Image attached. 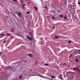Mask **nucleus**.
I'll use <instances>...</instances> for the list:
<instances>
[{"label": "nucleus", "mask_w": 80, "mask_h": 80, "mask_svg": "<svg viewBox=\"0 0 80 80\" xmlns=\"http://www.w3.org/2000/svg\"><path fill=\"white\" fill-rule=\"evenodd\" d=\"M38 76H39V77H41V78H47L48 79V78H46L43 76V75H41L40 74H39Z\"/></svg>", "instance_id": "obj_1"}, {"label": "nucleus", "mask_w": 80, "mask_h": 80, "mask_svg": "<svg viewBox=\"0 0 80 80\" xmlns=\"http://www.w3.org/2000/svg\"><path fill=\"white\" fill-rule=\"evenodd\" d=\"M72 16L73 17H75V16H76V13H75V12L73 11L72 12Z\"/></svg>", "instance_id": "obj_2"}, {"label": "nucleus", "mask_w": 80, "mask_h": 80, "mask_svg": "<svg viewBox=\"0 0 80 80\" xmlns=\"http://www.w3.org/2000/svg\"><path fill=\"white\" fill-rule=\"evenodd\" d=\"M62 74H60V75L58 76V77L59 78L61 79V80H63V78H62Z\"/></svg>", "instance_id": "obj_3"}, {"label": "nucleus", "mask_w": 80, "mask_h": 80, "mask_svg": "<svg viewBox=\"0 0 80 80\" xmlns=\"http://www.w3.org/2000/svg\"><path fill=\"white\" fill-rule=\"evenodd\" d=\"M28 55L30 57L32 58L33 57V55L31 53H28Z\"/></svg>", "instance_id": "obj_4"}, {"label": "nucleus", "mask_w": 80, "mask_h": 80, "mask_svg": "<svg viewBox=\"0 0 80 80\" xmlns=\"http://www.w3.org/2000/svg\"><path fill=\"white\" fill-rule=\"evenodd\" d=\"M75 50H76V51H74L73 52V53H75V54H78V52H78V51L77 50L75 49Z\"/></svg>", "instance_id": "obj_5"}, {"label": "nucleus", "mask_w": 80, "mask_h": 80, "mask_svg": "<svg viewBox=\"0 0 80 80\" xmlns=\"http://www.w3.org/2000/svg\"><path fill=\"white\" fill-rule=\"evenodd\" d=\"M0 35H1V36L0 37V38H2V37H5V35H4V34H3V33L1 34Z\"/></svg>", "instance_id": "obj_6"}, {"label": "nucleus", "mask_w": 80, "mask_h": 80, "mask_svg": "<svg viewBox=\"0 0 80 80\" xmlns=\"http://www.w3.org/2000/svg\"><path fill=\"white\" fill-rule=\"evenodd\" d=\"M76 70L77 71H78V72L79 73H80V69L78 68V67H77L76 68Z\"/></svg>", "instance_id": "obj_7"}, {"label": "nucleus", "mask_w": 80, "mask_h": 80, "mask_svg": "<svg viewBox=\"0 0 80 80\" xmlns=\"http://www.w3.org/2000/svg\"><path fill=\"white\" fill-rule=\"evenodd\" d=\"M34 8L36 11H37V10L38 9V8H37V6H34Z\"/></svg>", "instance_id": "obj_8"}, {"label": "nucleus", "mask_w": 80, "mask_h": 80, "mask_svg": "<svg viewBox=\"0 0 80 80\" xmlns=\"http://www.w3.org/2000/svg\"><path fill=\"white\" fill-rule=\"evenodd\" d=\"M27 38H28L29 40H32V38H30V37L28 36H27Z\"/></svg>", "instance_id": "obj_9"}, {"label": "nucleus", "mask_w": 80, "mask_h": 80, "mask_svg": "<svg viewBox=\"0 0 80 80\" xmlns=\"http://www.w3.org/2000/svg\"><path fill=\"white\" fill-rule=\"evenodd\" d=\"M73 42H72V41H70V40H69L68 41V44H69L70 43H73Z\"/></svg>", "instance_id": "obj_10"}, {"label": "nucleus", "mask_w": 80, "mask_h": 80, "mask_svg": "<svg viewBox=\"0 0 80 80\" xmlns=\"http://www.w3.org/2000/svg\"><path fill=\"white\" fill-rule=\"evenodd\" d=\"M18 15H19V17H21V13H20V12H19L18 13Z\"/></svg>", "instance_id": "obj_11"}, {"label": "nucleus", "mask_w": 80, "mask_h": 80, "mask_svg": "<svg viewBox=\"0 0 80 80\" xmlns=\"http://www.w3.org/2000/svg\"><path fill=\"white\" fill-rule=\"evenodd\" d=\"M68 72V73H75V72H72L71 71H69Z\"/></svg>", "instance_id": "obj_12"}, {"label": "nucleus", "mask_w": 80, "mask_h": 80, "mask_svg": "<svg viewBox=\"0 0 80 80\" xmlns=\"http://www.w3.org/2000/svg\"><path fill=\"white\" fill-rule=\"evenodd\" d=\"M51 77L52 78H55V77L53 76L52 75L51 76Z\"/></svg>", "instance_id": "obj_13"}, {"label": "nucleus", "mask_w": 80, "mask_h": 80, "mask_svg": "<svg viewBox=\"0 0 80 80\" xmlns=\"http://www.w3.org/2000/svg\"><path fill=\"white\" fill-rule=\"evenodd\" d=\"M52 8H54V9H55V8H56V7L55 6H54V5H52Z\"/></svg>", "instance_id": "obj_14"}, {"label": "nucleus", "mask_w": 80, "mask_h": 80, "mask_svg": "<svg viewBox=\"0 0 80 80\" xmlns=\"http://www.w3.org/2000/svg\"><path fill=\"white\" fill-rule=\"evenodd\" d=\"M51 12H52V13H54L55 12V10H52L51 11Z\"/></svg>", "instance_id": "obj_15"}, {"label": "nucleus", "mask_w": 80, "mask_h": 80, "mask_svg": "<svg viewBox=\"0 0 80 80\" xmlns=\"http://www.w3.org/2000/svg\"><path fill=\"white\" fill-rule=\"evenodd\" d=\"M60 18H63V15H62V14H60Z\"/></svg>", "instance_id": "obj_16"}, {"label": "nucleus", "mask_w": 80, "mask_h": 80, "mask_svg": "<svg viewBox=\"0 0 80 80\" xmlns=\"http://www.w3.org/2000/svg\"><path fill=\"white\" fill-rule=\"evenodd\" d=\"M22 75H21V76H19V79H21V78H22Z\"/></svg>", "instance_id": "obj_17"}, {"label": "nucleus", "mask_w": 80, "mask_h": 80, "mask_svg": "<svg viewBox=\"0 0 80 80\" xmlns=\"http://www.w3.org/2000/svg\"><path fill=\"white\" fill-rule=\"evenodd\" d=\"M75 61L76 62H78V59L77 58H76Z\"/></svg>", "instance_id": "obj_18"}, {"label": "nucleus", "mask_w": 80, "mask_h": 80, "mask_svg": "<svg viewBox=\"0 0 80 80\" xmlns=\"http://www.w3.org/2000/svg\"><path fill=\"white\" fill-rule=\"evenodd\" d=\"M21 7H22L23 8H25V6H24L23 4L21 5Z\"/></svg>", "instance_id": "obj_19"}, {"label": "nucleus", "mask_w": 80, "mask_h": 80, "mask_svg": "<svg viewBox=\"0 0 80 80\" xmlns=\"http://www.w3.org/2000/svg\"><path fill=\"white\" fill-rule=\"evenodd\" d=\"M67 18V15H65V17L64 18V19H66V18Z\"/></svg>", "instance_id": "obj_20"}, {"label": "nucleus", "mask_w": 80, "mask_h": 80, "mask_svg": "<svg viewBox=\"0 0 80 80\" xmlns=\"http://www.w3.org/2000/svg\"><path fill=\"white\" fill-rule=\"evenodd\" d=\"M73 70H77V68H73Z\"/></svg>", "instance_id": "obj_21"}, {"label": "nucleus", "mask_w": 80, "mask_h": 80, "mask_svg": "<svg viewBox=\"0 0 80 80\" xmlns=\"http://www.w3.org/2000/svg\"><path fill=\"white\" fill-rule=\"evenodd\" d=\"M55 37L56 38H57V39H58V37L57 36H55Z\"/></svg>", "instance_id": "obj_22"}, {"label": "nucleus", "mask_w": 80, "mask_h": 80, "mask_svg": "<svg viewBox=\"0 0 80 80\" xmlns=\"http://www.w3.org/2000/svg\"><path fill=\"white\" fill-rule=\"evenodd\" d=\"M72 61H74V60H75V58H72Z\"/></svg>", "instance_id": "obj_23"}, {"label": "nucleus", "mask_w": 80, "mask_h": 80, "mask_svg": "<svg viewBox=\"0 0 80 80\" xmlns=\"http://www.w3.org/2000/svg\"><path fill=\"white\" fill-rule=\"evenodd\" d=\"M67 2V0H63L62 2Z\"/></svg>", "instance_id": "obj_24"}, {"label": "nucleus", "mask_w": 80, "mask_h": 80, "mask_svg": "<svg viewBox=\"0 0 80 80\" xmlns=\"http://www.w3.org/2000/svg\"><path fill=\"white\" fill-rule=\"evenodd\" d=\"M44 65H45L46 66H48V65L47 63H45L44 64Z\"/></svg>", "instance_id": "obj_25"}, {"label": "nucleus", "mask_w": 80, "mask_h": 80, "mask_svg": "<svg viewBox=\"0 0 80 80\" xmlns=\"http://www.w3.org/2000/svg\"><path fill=\"white\" fill-rule=\"evenodd\" d=\"M14 1V2H17L18 1H17V0H13Z\"/></svg>", "instance_id": "obj_26"}, {"label": "nucleus", "mask_w": 80, "mask_h": 80, "mask_svg": "<svg viewBox=\"0 0 80 80\" xmlns=\"http://www.w3.org/2000/svg\"><path fill=\"white\" fill-rule=\"evenodd\" d=\"M30 12H27V14H29L30 13Z\"/></svg>", "instance_id": "obj_27"}, {"label": "nucleus", "mask_w": 80, "mask_h": 80, "mask_svg": "<svg viewBox=\"0 0 80 80\" xmlns=\"http://www.w3.org/2000/svg\"><path fill=\"white\" fill-rule=\"evenodd\" d=\"M68 72L67 73H66V75H67V77H68Z\"/></svg>", "instance_id": "obj_28"}, {"label": "nucleus", "mask_w": 80, "mask_h": 80, "mask_svg": "<svg viewBox=\"0 0 80 80\" xmlns=\"http://www.w3.org/2000/svg\"><path fill=\"white\" fill-rule=\"evenodd\" d=\"M57 12H58V13H60V11H59V10H57Z\"/></svg>", "instance_id": "obj_29"}, {"label": "nucleus", "mask_w": 80, "mask_h": 80, "mask_svg": "<svg viewBox=\"0 0 80 80\" xmlns=\"http://www.w3.org/2000/svg\"><path fill=\"white\" fill-rule=\"evenodd\" d=\"M66 20H67V21H68V20H69L68 19V18H67Z\"/></svg>", "instance_id": "obj_30"}, {"label": "nucleus", "mask_w": 80, "mask_h": 80, "mask_svg": "<svg viewBox=\"0 0 80 80\" xmlns=\"http://www.w3.org/2000/svg\"><path fill=\"white\" fill-rule=\"evenodd\" d=\"M6 35H10V33H7Z\"/></svg>", "instance_id": "obj_31"}, {"label": "nucleus", "mask_w": 80, "mask_h": 80, "mask_svg": "<svg viewBox=\"0 0 80 80\" xmlns=\"http://www.w3.org/2000/svg\"><path fill=\"white\" fill-rule=\"evenodd\" d=\"M20 2H21V3H23V2L22 1H21Z\"/></svg>", "instance_id": "obj_32"}, {"label": "nucleus", "mask_w": 80, "mask_h": 80, "mask_svg": "<svg viewBox=\"0 0 80 80\" xmlns=\"http://www.w3.org/2000/svg\"><path fill=\"white\" fill-rule=\"evenodd\" d=\"M78 5H80V2H78Z\"/></svg>", "instance_id": "obj_33"}, {"label": "nucleus", "mask_w": 80, "mask_h": 80, "mask_svg": "<svg viewBox=\"0 0 80 80\" xmlns=\"http://www.w3.org/2000/svg\"><path fill=\"white\" fill-rule=\"evenodd\" d=\"M69 57H72V54H71Z\"/></svg>", "instance_id": "obj_34"}, {"label": "nucleus", "mask_w": 80, "mask_h": 80, "mask_svg": "<svg viewBox=\"0 0 80 80\" xmlns=\"http://www.w3.org/2000/svg\"><path fill=\"white\" fill-rule=\"evenodd\" d=\"M3 42L4 43H5V42H6V41H3Z\"/></svg>", "instance_id": "obj_35"}, {"label": "nucleus", "mask_w": 80, "mask_h": 80, "mask_svg": "<svg viewBox=\"0 0 80 80\" xmlns=\"http://www.w3.org/2000/svg\"><path fill=\"white\" fill-rule=\"evenodd\" d=\"M52 18H53V19H54V18H55L54 17V16H52Z\"/></svg>", "instance_id": "obj_36"}, {"label": "nucleus", "mask_w": 80, "mask_h": 80, "mask_svg": "<svg viewBox=\"0 0 80 80\" xmlns=\"http://www.w3.org/2000/svg\"><path fill=\"white\" fill-rule=\"evenodd\" d=\"M30 33V34H31V35H32V32H29Z\"/></svg>", "instance_id": "obj_37"}, {"label": "nucleus", "mask_w": 80, "mask_h": 80, "mask_svg": "<svg viewBox=\"0 0 80 80\" xmlns=\"http://www.w3.org/2000/svg\"><path fill=\"white\" fill-rule=\"evenodd\" d=\"M30 2H28V5H29L30 4Z\"/></svg>", "instance_id": "obj_38"}, {"label": "nucleus", "mask_w": 80, "mask_h": 80, "mask_svg": "<svg viewBox=\"0 0 80 80\" xmlns=\"http://www.w3.org/2000/svg\"><path fill=\"white\" fill-rule=\"evenodd\" d=\"M22 5L24 6H26V5L24 4H23Z\"/></svg>", "instance_id": "obj_39"}, {"label": "nucleus", "mask_w": 80, "mask_h": 80, "mask_svg": "<svg viewBox=\"0 0 80 80\" xmlns=\"http://www.w3.org/2000/svg\"><path fill=\"white\" fill-rule=\"evenodd\" d=\"M71 5V7L70 6V8H72V5Z\"/></svg>", "instance_id": "obj_40"}, {"label": "nucleus", "mask_w": 80, "mask_h": 80, "mask_svg": "<svg viewBox=\"0 0 80 80\" xmlns=\"http://www.w3.org/2000/svg\"><path fill=\"white\" fill-rule=\"evenodd\" d=\"M55 26H54L53 27V29H55Z\"/></svg>", "instance_id": "obj_41"}, {"label": "nucleus", "mask_w": 80, "mask_h": 80, "mask_svg": "<svg viewBox=\"0 0 80 80\" xmlns=\"http://www.w3.org/2000/svg\"><path fill=\"white\" fill-rule=\"evenodd\" d=\"M13 36H12V37H11L10 38H13Z\"/></svg>", "instance_id": "obj_42"}, {"label": "nucleus", "mask_w": 80, "mask_h": 80, "mask_svg": "<svg viewBox=\"0 0 80 80\" xmlns=\"http://www.w3.org/2000/svg\"><path fill=\"white\" fill-rule=\"evenodd\" d=\"M68 8H70V6H68Z\"/></svg>", "instance_id": "obj_43"}, {"label": "nucleus", "mask_w": 80, "mask_h": 80, "mask_svg": "<svg viewBox=\"0 0 80 80\" xmlns=\"http://www.w3.org/2000/svg\"><path fill=\"white\" fill-rule=\"evenodd\" d=\"M63 65H66V63H63Z\"/></svg>", "instance_id": "obj_44"}, {"label": "nucleus", "mask_w": 80, "mask_h": 80, "mask_svg": "<svg viewBox=\"0 0 80 80\" xmlns=\"http://www.w3.org/2000/svg\"><path fill=\"white\" fill-rule=\"evenodd\" d=\"M72 7H75V6L74 5H72Z\"/></svg>", "instance_id": "obj_45"}, {"label": "nucleus", "mask_w": 80, "mask_h": 80, "mask_svg": "<svg viewBox=\"0 0 80 80\" xmlns=\"http://www.w3.org/2000/svg\"><path fill=\"white\" fill-rule=\"evenodd\" d=\"M22 61H23V62H27V61H23V59H22Z\"/></svg>", "instance_id": "obj_46"}, {"label": "nucleus", "mask_w": 80, "mask_h": 80, "mask_svg": "<svg viewBox=\"0 0 80 80\" xmlns=\"http://www.w3.org/2000/svg\"><path fill=\"white\" fill-rule=\"evenodd\" d=\"M72 4H73V5L74 4V5H75V3H72Z\"/></svg>", "instance_id": "obj_47"}, {"label": "nucleus", "mask_w": 80, "mask_h": 80, "mask_svg": "<svg viewBox=\"0 0 80 80\" xmlns=\"http://www.w3.org/2000/svg\"><path fill=\"white\" fill-rule=\"evenodd\" d=\"M70 62H71V63H73V62L72 61H71Z\"/></svg>", "instance_id": "obj_48"}, {"label": "nucleus", "mask_w": 80, "mask_h": 80, "mask_svg": "<svg viewBox=\"0 0 80 80\" xmlns=\"http://www.w3.org/2000/svg\"><path fill=\"white\" fill-rule=\"evenodd\" d=\"M7 48H10V47H7Z\"/></svg>", "instance_id": "obj_49"}, {"label": "nucleus", "mask_w": 80, "mask_h": 80, "mask_svg": "<svg viewBox=\"0 0 80 80\" xmlns=\"http://www.w3.org/2000/svg\"><path fill=\"white\" fill-rule=\"evenodd\" d=\"M62 53H63V51H62V52H61V54Z\"/></svg>", "instance_id": "obj_50"}, {"label": "nucleus", "mask_w": 80, "mask_h": 80, "mask_svg": "<svg viewBox=\"0 0 80 80\" xmlns=\"http://www.w3.org/2000/svg\"><path fill=\"white\" fill-rule=\"evenodd\" d=\"M1 53H2V52H0V55H1Z\"/></svg>", "instance_id": "obj_51"}, {"label": "nucleus", "mask_w": 80, "mask_h": 80, "mask_svg": "<svg viewBox=\"0 0 80 80\" xmlns=\"http://www.w3.org/2000/svg\"><path fill=\"white\" fill-rule=\"evenodd\" d=\"M78 51L80 52V50H79Z\"/></svg>", "instance_id": "obj_52"}, {"label": "nucleus", "mask_w": 80, "mask_h": 80, "mask_svg": "<svg viewBox=\"0 0 80 80\" xmlns=\"http://www.w3.org/2000/svg\"><path fill=\"white\" fill-rule=\"evenodd\" d=\"M30 71H32V69H30Z\"/></svg>", "instance_id": "obj_53"}, {"label": "nucleus", "mask_w": 80, "mask_h": 80, "mask_svg": "<svg viewBox=\"0 0 80 80\" xmlns=\"http://www.w3.org/2000/svg\"><path fill=\"white\" fill-rule=\"evenodd\" d=\"M45 8H46V9L47 8V7H45Z\"/></svg>", "instance_id": "obj_54"}]
</instances>
